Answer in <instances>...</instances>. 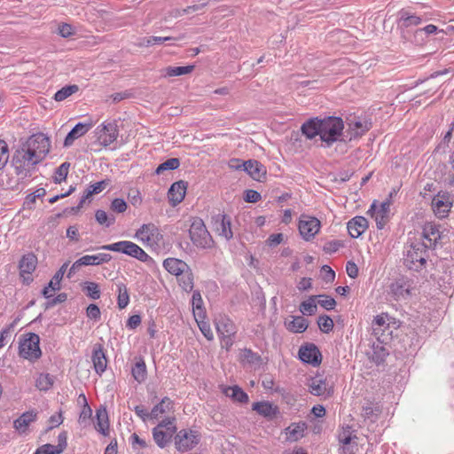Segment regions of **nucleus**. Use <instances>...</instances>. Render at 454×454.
Instances as JSON below:
<instances>
[{"mask_svg": "<svg viewBox=\"0 0 454 454\" xmlns=\"http://www.w3.org/2000/svg\"><path fill=\"white\" fill-rule=\"evenodd\" d=\"M194 69V66L189 65L185 67H168L165 68L166 76H179L186 74H190Z\"/></svg>", "mask_w": 454, "mask_h": 454, "instance_id": "45", "label": "nucleus"}, {"mask_svg": "<svg viewBox=\"0 0 454 454\" xmlns=\"http://www.w3.org/2000/svg\"><path fill=\"white\" fill-rule=\"evenodd\" d=\"M424 241L427 247H434L441 239L439 228L431 223H426L422 232Z\"/></svg>", "mask_w": 454, "mask_h": 454, "instance_id": "26", "label": "nucleus"}, {"mask_svg": "<svg viewBox=\"0 0 454 454\" xmlns=\"http://www.w3.org/2000/svg\"><path fill=\"white\" fill-rule=\"evenodd\" d=\"M349 235L356 239L360 237L368 228V221L364 216H355L347 224Z\"/></svg>", "mask_w": 454, "mask_h": 454, "instance_id": "22", "label": "nucleus"}, {"mask_svg": "<svg viewBox=\"0 0 454 454\" xmlns=\"http://www.w3.org/2000/svg\"><path fill=\"white\" fill-rule=\"evenodd\" d=\"M388 351L381 344L373 345L372 359L377 364H380L385 361L387 356Z\"/></svg>", "mask_w": 454, "mask_h": 454, "instance_id": "49", "label": "nucleus"}, {"mask_svg": "<svg viewBox=\"0 0 454 454\" xmlns=\"http://www.w3.org/2000/svg\"><path fill=\"white\" fill-rule=\"evenodd\" d=\"M299 357L302 362L310 364L314 366L319 365L322 361L321 352L315 344L301 347L299 350Z\"/></svg>", "mask_w": 454, "mask_h": 454, "instance_id": "16", "label": "nucleus"}, {"mask_svg": "<svg viewBox=\"0 0 454 454\" xmlns=\"http://www.w3.org/2000/svg\"><path fill=\"white\" fill-rule=\"evenodd\" d=\"M83 290L86 295L93 300H98L100 297L99 286L95 282H85Z\"/></svg>", "mask_w": 454, "mask_h": 454, "instance_id": "54", "label": "nucleus"}, {"mask_svg": "<svg viewBox=\"0 0 454 454\" xmlns=\"http://www.w3.org/2000/svg\"><path fill=\"white\" fill-rule=\"evenodd\" d=\"M91 360L95 372L98 375H102L107 367V358L102 344L96 343L93 346Z\"/></svg>", "mask_w": 454, "mask_h": 454, "instance_id": "19", "label": "nucleus"}, {"mask_svg": "<svg viewBox=\"0 0 454 454\" xmlns=\"http://www.w3.org/2000/svg\"><path fill=\"white\" fill-rule=\"evenodd\" d=\"M215 325L221 339L222 348L229 350L234 343L237 332L234 323L228 317L220 315L215 319Z\"/></svg>", "mask_w": 454, "mask_h": 454, "instance_id": "7", "label": "nucleus"}, {"mask_svg": "<svg viewBox=\"0 0 454 454\" xmlns=\"http://www.w3.org/2000/svg\"><path fill=\"white\" fill-rule=\"evenodd\" d=\"M319 121L317 118L309 119L301 125V132L307 138L312 139L317 135L320 137Z\"/></svg>", "mask_w": 454, "mask_h": 454, "instance_id": "31", "label": "nucleus"}, {"mask_svg": "<svg viewBox=\"0 0 454 454\" xmlns=\"http://www.w3.org/2000/svg\"><path fill=\"white\" fill-rule=\"evenodd\" d=\"M106 186V181H100L97 182L93 184H90L83 192V195L82 196L79 204L76 207H74V210H79L82 208L86 202L87 200H89L93 194H98L101 192Z\"/></svg>", "mask_w": 454, "mask_h": 454, "instance_id": "30", "label": "nucleus"}, {"mask_svg": "<svg viewBox=\"0 0 454 454\" xmlns=\"http://www.w3.org/2000/svg\"><path fill=\"white\" fill-rule=\"evenodd\" d=\"M70 163L67 161L63 162L59 166L54 173L53 180L56 184H60L65 181L69 171Z\"/></svg>", "mask_w": 454, "mask_h": 454, "instance_id": "51", "label": "nucleus"}, {"mask_svg": "<svg viewBox=\"0 0 454 454\" xmlns=\"http://www.w3.org/2000/svg\"><path fill=\"white\" fill-rule=\"evenodd\" d=\"M37 258L33 254H27L24 255L20 262V276L24 278L25 281L31 280L29 277H26L25 275H30L36 267Z\"/></svg>", "mask_w": 454, "mask_h": 454, "instance_id": "25", "label": "nucleus"}, {"mask_svg": "<svg viewBox=\"0 0 454 454\" xmlns=\"http://www.w3.org/2000/svg\"><path fill=\"white\" fill-rule=\"evenodd\" d=\"M214 227L219 236L230 240L233 237L231 231V223L230 218L224 214H217L212 217Z\"/></svg>", "mask_w": 454, "mask_h": 454, "instance_id": "15", "label": "nucleus"}, {"mask_svg": "<svg viewBox=\"0 0 454 454\" xmlns=\"http://www.w3.org/2000/svg\"><path fill=\"white\" fill-rule=\"evenodd\" d=\"M317 296V295H311L309 297L308 300L302 301L300 305V311L303 315L307 316H312L316 314L317 307L316 303Z\"/></svg>", "mask_w": 454, "mask_h": 454, "instance_id": "40", "label": "nucleus"}, {"mask_svg": "<svg viewBox=\"0 0 454 454\" xmlns=\"http://www.w3.org/2000/svg\"><path fill=\"white\" fill-rule=\"evenodd\" d=\"M131 374L135 380L138 383H142L145 380L147 376V370L145 361L139 358L131 369Z\"/></svg>", "mask_w": 454, "mask_h": 454, "instance_id": "36", "label": "nucleus"}, {"mask_svg": "<svg viewBox=\"0 0 454 454\" xmlns=\"http://www.w3.org/2000/svg\"><path fill=\"white\" fill-rule=\"evenodd\" d=\"M92 127L91 122L83 123L79 122L77 123L67 135L65 141H64V146L68 147L71 146L74 140L81 137L84 134H86Z\"/></svg>", "mask_w": 454, "mask_h": 454, "instance_id": "23", "label": "nucleus"}, {"mask_svg": "<svg viewBox=\"0 0 454 454\" xmlns=\"http://www.w3.org/2000/svg\"><path fill=\"white\" fill-rule=\"evenodd\" d=\"M187 183L180 180L175 182L169 188L168 197L172 206H176L184 199Z\"/></svg>", "mask_w": 454, "mask_h": 454, "instance_id": "21", "label": "nucleus"}, {"mask_svg": "<svg viewBox=\"0 0 454 454\" xmlns=\"http://www.w3.org/2000/svg\"><path fill=\"white\" fill-rule=\"evenodd\" d=\"M179 166H180L179 159L170 158V159H168L166 161L160 163L157 167L155 173L157 175H160L166 170H175V169L178 168Z\"/></svg>", "mask_w": 454, "mask_h": 454, "instance_id": "48", "label": "nucleus"}, {"mask_svg": "<svg viewBox=\"0 0 454 454\" xmlns=\"http://www.w3.org/2000/svg\"><path fill=\"white\" fill-rule=\"evenodd\" d=\"M68 267V262H65L59 270L55 273L51 280L49 282V287L56 291L60 289V281Z\"/></svg>", "mask_w": 454, "mask_h": 454, "instance_id": "47", "label": "nucleus"}, {"mask_svg": "<svg viewBox=\"0 0 454 454\" xmlns=\"http://www.w3.org/2000/svg\"><path fill=\"white\" fill-rule=\"evenodd\" d=\"M317 325L319 329L325 333L331 332L334 325L333 319L327 315L320 316L317 319Z\"/></svg>", "mask_w": 454, "mask_h": 454, "instance_id": "55", "label": "nucleus"}, {"mask_svg": "<svg viewBox=\"0 0 454 454\" xmlns=\"http://www.w3.org/2000/svg\"><path fill=\"white\" fill-rule=\"evenodd\" d=\"M411 279L402 276L390 284L389 294L395 301L405 300L411 295Z\"/></svg>", "mask_w": 454, "mask_h": 454, "instance_id": "11", "label": "nucleus"}, {"mask_svg": "<svg viewBox=\"0 0 454 454\" xmlns=\"http://www.w3.org/2000/svg\"><path fill=\"white\" fill-rule=\"evenodd\" d=\"M117 304L120 309H125L129 303V294L128 292V288L125 284L118 283L117 285Z\"/></svg>", "mask_w": 454, "mask_h": 454, "instance_id": "39", "label": "nucleus"}, {"mask_svg": "<svg viewBox=\"0 0 454 454\" xmlns=\"http://www.w3.org/2000/svg\"><path fill=\"white\" fill-rule=\"evenodd\" d=\"M176 418H166L153 428V438L160 449L166 448L176 433Z\"/></svg>", "mask_w": 454, "mask_h": 454, "instance_id": "4", "label": "nucleus"}, {"mask_svg": "<svg viewBox=\"0 0 454 454\" xmlns=\"http://www.w3.org/2000/svg\"><path fill=\"white\" fill-rule=\"evenodd\" d=\"M111 259H112L111 254H105V253H99L98 254L83 255L80 258V262H83L84 266L100 265L102 263L110 262Z\"/></svg>", "mask_w": 454, "mask_h": 454, "instance_id": "33", "label": "nucleus"}, {"mask_svg": "<svg viewBox=\"0 0 454 454\" xmlns=\"http://www.w3.org/2000/svg\"><path fill=\"white\" fill-rule=\"evenodd\" d=\"M342 246H343V244L340 240H331V241L326 242L324 245L323 250L326 254H333V253L337 252L340 249V247H341Z\"/></svg>", "mask_w": 454, "mask_h": 454, "instance_id": "59", "label": "nucleus"}, {"mask_svg": "<svg viewBox=\"0 0 454 454\" xmlns=\"http://www.w3.org/2000/svg\"><path fill=\"white\" fill-rule=\"evenodd\" d=\"M53 377L49 373H40L35 380V387L41 391L49 390L53 385Z\"/></svg>", "mask_w": 454, "mask_h": 454, "instance_id": "42", "label": "nucleus"}, {"mask_svg": "<svg viewBox=\"0 0 454 454\" xmlns=\"http://www.w3.org/2000/svg\"><path fill=\"white\" fill-rule=\"evenodd\" d=\"M306 425L305 423H293L288 427L286 428V434L287 435V440L290 442H296L303 437L304 430Z\"/></svg>", "mask_w": 454, "mask_h": 454, "instance_id": "34", "label": "nucleus"}, {"mask_svg": "<svg viewBox=\"0 0 454 454\" xmlns=\"http://www.w3.org/2000/svg\"><path fill=\"white\" fill-rule=\"evenodd\" d=\"M80 396L82 397V399L84 401V405H83V407L82 409V411L80 413L79 420L78 421H79V423L81 425H82L83 427H86L87 425L90 424V418H91V415H92V410L90 409V407L87 403L85 395H81Z\"/></svg>", "mask_w": 454, "mask_h": 454, "instance_id": "50", "label": "nucleus"}, {"mask_svg": "<svg viewBox=\"0 0 454 454\" xmlns=\"http://www.w3.org/2000/svg\"><path fill=\"white\" fill-rule=\"evenodd\" d=\"M10 158L9 146L4 140L0 139V170L8 163Z\"/></svg>", "mask_w": 454, "mask_h": 454, "instance_id": "56", "label": "nucleus"}, {"mask_svg": "<svg viewBox=\"0 0 454 454\" xmlns=\"http://www.w3.org/2000/svg\"><path fill=\"white\" fill-rule=\"evenodd\" d=\"M189 235L193 245L199 248L206 249L213 247L214 240L200 218H195L192 221Z\"/></svg>", "mask_w": 454, "mask_h": 454, "instance_id": "6", "label": "nucleus"}, {"mask_svg": "<svg viewBox=\"0 0 454 454\" xmlns=\"http://www.w3.org/2000/svg\"><path fill=\"white\" fill-rule=\"evenodd\" d=\"M224 394L233 400L247 403L249 400L248 395L239 386L228 387L224 389Z\"/></svg>", "mask_w": 454, "mask_h": 454, "instance_id": "38", "label": "nucleus"}, {"mask_svg": "<svg viewBox=\"0 0 454 454\" xmlns=\"http://www.w3.org/2000/svg\"><path fill=\"white\" fill-rule=\"evenodd\" d=\"M98 131V139L103 146H108L118 137L119 130L115 122L101 124L97 128Z\"/></svg>", "mask_w": 454, "mask_h": 454, "instance_id": "14", "label": "nucleus"}, {"mask_svg": "<svg viewBox=\"0 0 454 454\" xmlns=\"http://www.w3.org/2000/svg\"><path fill=\"white\" fill-rule=\"evenodd\" d=\"M142 242H157L159 241L161 235L158 227L154 223L143 224L137 231L135 235Z\"/></svg>", "mask_w": 454, "mask_h": 454, "instance_id": "17", "label": "nucleus"}, {"mask_svg": "<svg viewBox=\"0 0 454 454\" xmlns=\"http://www.w3.org/2000/svg\"><path fill=\"white\" fill-rule=\"evenodd\" d=\"M95 218L98 224L105 227H109L115 222V216L114 215H107V213L102 209L96 211Z\"/></svg>", "mask_w": 454, "mask_h": 454, "instance_id": "43", "label": "nucleus"}, {"mask_svg": "<svg viewBox=\"0 0 454 454\" xmlns=\"http://www.w3.org/2000/svg\"><path fill=\"white\" fill-rule=\"evenodd\" d=\"M79 88L77 85H68L65 86L59 90H58L54 95V99L56 101H63L76 91H78Z\"/></svg>", "mask_w": 454, "mask_h": 454, "instance_id": "52", "label": "nucleus"}, {"mask_svg": "<svg viewBox=\"0 0 454 454\" xmlns=\"http://www.w3.org/2000/svg\"><path fill=\"white\" fill-rule=\"evenodd\" d=\"M34 454H60L57 449H55V445L46 443L40 446Z\"/></svg>", "mask_w": 454, "mask_h": 454, "instance_id": "62", "label": "nucleus"}, {"mask_svg": "<svg viewBox=\"0 0 454 454\" xmlns=\"http://www.w3.org/2000/svg\"><path fill=\"white\" fill-rule=\"evenodd\" d=\"M308 386L310 394L313 395L327 398L333 394V390L326 380L320 376L311 378Z\"/></svg>", "mask_w": 454, "mask_h": 454, "instance_id": "18", "label": "nucleus"}, {"mask_svg": "<svg viewBox=\"0 0 454 454\" xmlns=\"http://www.w3.org/2000/svg\"><path fill=\"white\" fill-rule=\"evenodd\" d=\"M164 269L172 275L179 277L189 270L188 264L176 258H167L163 261Z\"/></svg>", "mask_w": 454, "mask_h": 454, "instance_id": "24", "label": "nucleus"}, {"mask_svg": "<svg viewBox=\"0 0 454 454\" xmlns=\"http://www.w3.org/2000/svg\"><path fill=\"white\" fill-rule=\"evenodd\" d=\"M308 321L303 317L293 316L286 322V328L293 333H303L308 328Z\"/></svg>", "mask_w": 454, "mask_h": 454, "instance_id": "32", "label": "nucleus"}, {"mask_svg": "<svg viewBox=\"0 0 454 454\" xmlns=\"http://www.w3.org/2000/svg\"><path fill=\"white\" fill-rule=\"evenodd\" d=\"M40 338L36 333H30L20 340L19 347L20 356L34 362L40 358L42 352L39 347Z\"/></svg>", "mask_w": 454, "mask_h": 454, "instance_id": "8", "label": "nucleus"}, {"mask_svg": "<svg viewBox=\"0 0 454 454\" xmlns=\"http://www.w3.org/2000/svg\"><path fill=\"white\" fill-rule=\"evenodd\" d=\"M317 298H321L317 300V303L327 310H332L334 309L336 305V301L333 298L326 295H318Z\"/></svg>", "mask_w": 454, "mask_h": 454, "instance_id": "58", "label": "nucleus"}, {"mask_svg": "<svg viewBox=\"0 0 454 454\" xmlns=\"http://www.w3.org/2000/svg\"><path fill=\"white\" fill-rule=\"evenodd\" d=\"M200 441V434L196 430L182 429L176 433L175 445L178 451L192 450Z\"/></svg>", "mask_w": 454, "mask_h": 454, "instance_id": "9", "label": "nucleus"}, {"mask_svg": "<svg viewBox=\"0 0 454 454\" xmlns=\"http://www.w3.org/2000/svg\"><path fill=\"white\" fill-rule=\"evenodd\" d=\"M177 279H178L179 285L184 291L190 292L192 290L193 278H192V273L190 269L187 270L186 272L182 273V275L177 277Z\"/></svg>", "mask_w": 454, "mask_h": 454, "instance_id": "46", "label": "nucleus"}, {"mask_svg": "<svg viewBox=\"0 0 454 454\" xmlns=\"http://www.w3.org/2000/svg\"><path fill=\"white\" fill-rule=\"evenodd\" d=\"M422 19L408 11L402 10L400 12L399 22L402 27H409L418 26L421 23Z\"/></svg>", "mask_w": 454, "mask_h": 454, "instance_id": "37", "label": "nucleus"}, {"mask_svg": "<svg viewBox=\"0 0 454 454\" xmlns=\"http://www.w3.org/2000/svg\"><path fill=\"white\" fill-rule=\"evenodd\" d=\"M174 40L173 37L170 36H150L145 39L144 44L145 46H151L155 44H160L164 42Z\"/></svg>", "mask_w": 454, "mask_h": 454, "instance_id": "60", "label": "nucleus"}, {"mask_svg": "<svg viewBox=\"0 0 454 454\" xmlns=\"http://www.w3.org/2000/svg\"><path fill=\"white\" fill-rule=\"evenodd\" d=\"M37 418V411L35 410H30L22 413L17 419L13 422V427L16 430L20 432H25L28 426L35 421Z\"/></svg>", "mask_w": 454, "mask_h": 454, "instance_id": "28", "label": "nucleus"}, {"mask_svg": "<svg viewBox=\"0 0 454 454\" xmlns=\"http://www.w3.org/2000/svg\"><path fill=\"white\" fill-rule=\"evenodd\" d=\"M244 171H246L254 180L258 182L263 181L266 176V168L256 160H246L243 164Z\"/></svg>", "mask_w": 454, "mask_h": 454, "instance_id": "20", "label": "nucleus"}, {"mask_svg": "<svg viewBox=\"0 0 454 454\" xmlns=\"http://www.w3.org/2000/svg\"><path fill=\"white\" fill-rule=\"evenodd\" d=\"M128 205L123 199L116 198L111 202L110 208L115 213H124L127 210Z\"/></svg>", "mask_w": 454, "mask_h": 454, "instance_id": "57", "label": "nucleus"}, {"mask_svg": "<svg viewBox=\"0 0 454 454\" xmlns=\"http://www.w3.org/2000/svg\"><path fill=\"white\" fill-rule=\"evenodd\" d=\"M87 317L90 319L98 320L100 318V309L96 304H90L87 308Z\"/></svg>", "mask_w": 454, "mask_h": 454, "instance_id": "64", "label": "nucleus"}, {"mask_svg": "<svg viewBox=\"0 0 454 454\" xmlns=\"http://www.w3.org/2000/svg\"><path fill=\"white\" fill-rule=\"evenodd\" d=\"M284 239L282 233H275L269 236L266 240V244L270 247H275L279 245Z\"/></svg>", "mask_w": 454, "mask_h": 454, "instance_id": "63", "label": "nucleus"}, {"mask_svg": "<svg viewBox=\"0 0 454 454\" xmlns=\"http://www.w3.org/2000/svg\"><path fill=\"white\" fill-rule=\"evenodd\" d=\"M67 446V433L66 431L61 432L58 436V444L55 445V449L59 453H62Z\"/></svg>", "mask_w": 454, "mask_h": 454, "instance_id": "61", "label": "nucleus"}, {"mask_svg": "<svg viewBox=\"0 0 454 454\" xmlns=\"http://www.w3.org/2000/svg\"><path fill=\"white\" fill-rule=\"evenodd\" d=\"M252 409L258 414L272 419L278 413V406L273 405L270 402H256L253 403Z\"/></svg>", "mask_w": 454, "mask_h": 454, "instance_id": "29", "label": "nucleus"}, {"mask_svg": "<svg viewBox=\"0 0 454 454\" xmlns=\"http://www.w3.org/2000/svg\"><path fill=\"white\" fill-rule=\"evenodd\" d=\"M173 409V402L168 397H164L151 411L152 419H157L161 414L170 411Z\"/></svg>", "mask_w": 454, "mask_h": 454, "instance_id": "35", "label": "nucleus"}, {"mask_svg": "<svg viewBox=\"0 0 454 454\" xmlns=\"http://www.w3.org/2000/svg\"><path fill=\"white\" fill-rule=\"evenodd\" d=\"M387 321V314H380L374 317L372 322L373 333L379 335L380 331H384L385 328H388L389 325Z\"/></svg>", "mask_w": 454, "mask_h": 454, "instance_id": "44", "label": "nucleus"}, {"mask_svg": "<svg viewBox=\"0 0 454 454\" xmlns=\"http://www.w3.org/2000/svg\"><path fill=\"white\" fill-rule=\"evenodd\" d=\"M319 127L321 140L330 146L341 136L344 124L341 118L330 116L320 120Z\"/></svg>", "mask_w": 454, "mask_h": 454, "instance_id": "3", "label": "nucleus"}, {"mask_svg": "<svg viewBox=\"0 0 454 454\" xmlns=\"http://www.w3.org/2000/svg\"><path fill=\"white\" fill-rule=\"evenodd\" d=\"M51 141L43 133L30 136L13 153L12 165L17 175H25L44 160L49 153Z\"/></svg>", "mask_w": 454, "mask_h": 454, "instance_id": "1", "label": "nucleus"}, {"mask_svg": "<svg viewBox=\"0 0 454 454\" xmlns=\"http://www.w3.org/2000/svg\"><path fill=\"white\" fill-rule=\"evenodd\" d=\"M431 207L437 217H446L452 207V200L450 195L446 192H438L433 198Z\"/></svg>", "mask_w": 454, "mask_h": 454, "instance_id": "13", "label": "nucleus"}, {"mask_svg": "<svg viewBox=\"0 0 454 454\" xmlns=\"http://www.w3.org/2000/svg\"><path fill=\"white\" fill-rule=\"evenodd\" d=\"M101 249L118 252L133 257L142 262H146L152 260L151 256L138 245L132 241L122 240L109 245H104Z\"/></svg>", "mask_w": 454, "mask_h": 454, "instance_id": "5", "label": "nucleus"}, {"mask_svg": "<svg viewBox=\"0 0 454 454\" xmlns=\"http://www.w3.org/2000/svg\"><path fill=\"white\" fill-rule=\"evenodd\" d=\"M353 438H356V435L349 426L342 427L338 435L339 442L343 445L349 444Z\"/></svg>", "mask_w": 454, "mask_h": 454, "instance_id": "53", "label": "nucleus"}, {"mask_svg": "<svg viewBox=\"0 0 454 454\" xmlns=\"http://www.w3.org/2000/svg\"><path fill=\"white\" fill-rule=\"evenodd\" d=\"M321 228L320 221L313 216L301 215L298 229L301 236L306 241H309L318 233Z\"/></svg>", "mask_w": 454, "mask_h": 454, "instance_id": "10", "label": "nucleus"}, {"mask_svg": "<svg viewBox=\"0 0 454 454\" xmlns=\"http://www.w3.org/2000/svg\"><path fill=\"white\" fill-rule=\"evenodd\" d=\"M96 416H97L96 429L98 432L102 433L103 434H106V431L108 430V418H107V412H106V409L98 410Z\"/></svg>", "mask_w": 454, "mask_h": 454, "instance_id": "41", "label": "nucleus"}, {"mask_svg": "<svg viewBox=\"0 0 454 454\" xmlns=\"http://www.w3.org/2000/svg\"><path fill=\"white\" fill-rule=\"evenodd\" d=\"M428 248L430 247L423 240L411 242L405 254L404 264L410 270L416 271L421 270L427 263Z\"/></svg>", "mask_w": 454, "mask_h": 454, "instance_id": "2", "label": "nucleus"}, {"mask_svg": "<svg viewBox=\"0 0 454 454\" xmlns=\"http://www.w3.org/2000/svg\"><path fill=\"white\" fill-rule=\"evenodd\" d=\"M390 205V199H387L380 206H377L376 201H374L368 210V213L374 218L377 228L380 230L383 229L389 220Z\"/></svg>", "mask_w": 454, "mask_h": 454, "instance_id": "12", "label": "nucleus"}, {"mask_svg": "<svg viewBox=\"0 0 454 454\" xmlns=\"http://www.w3.org/2000/svg\"><path fill=\"white\" fill-rule=\"evenodd\" d=\"M348 124L351 132L350 138L362 137L372 127V123L366 120L354 119L350 120Z\"/></svg>", "mask_w": 454, "mask_h": 454, "instance_id": "27", "label": "nucleus"}]
</instances>
